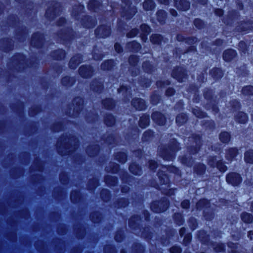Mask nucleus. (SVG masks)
<instances>
[{"label": "nucleus", "instance_id": "nucleus-14", "mask_svg": "<svg viewBox=\"0 0 253 253\" xmlns=\"http://www.w3.org/2000/svg\"><path fill=\"white\" fill-rule=\"evenodd\" d=\"M238 153V150L236 148H230L226 152V158L228 160L231 161Z\"/></svg>", "mask_w": 253, "mask_h": 253}, {"label": "nucleus", "instance_id": "nucleus-43", "mask_svg": "<svg viewBox=\"0 0 253 253\" xmlns=\"http://www.w3.org/2000/svg\"><path fill=\"white\" fill-rule=\"evenodd\" d=\"M213 249L216 252H221L224 251V246L221 244H217L213 245Z\"/></svg>", "mask_w": 253, "mask_h": 253}, {"label": "nucleus", "instance_id": "nucleus-55", "mask_svg": "<svg viewBox=\"0 0 253 253\" xmlns=\"http://www.w3.org/2000/svg\"><path fill=\"white\" fill-rule=\"evenodd\" d=\"M62 144V142L61 139L58 140V141L57 142V144L58 151L59 154L63 155H64L65 154L63 153V152L61 150V147Z\"/></svg>", "mask_w": 253, "mask_h": 253}, {"label": "nucleus", "instance_id": "nucleus-64", "mask_svg": "<svg viewBox=\"0 0 253 253\" xmlns=\"http://www.w3.org/2000/svg\"><path fill=\"white\" fill-rule=\"evenodd\" d=\"M215 13L216 15L220 16L223 15V11L221 9H216L215 10Z\"/></svg>", "mask_w": 253, "mask_h": 253}, {"label": "nucleus", "instance_id": "nucleus-12", "mask_svg": "<svg viewBox=\"0 0 253 253\" xmlns=\"http://www.w3.org/2000/svg\"><path fill=\"white\" fill-rule=\"evenodd\" d=\"M173 144L171 146H170V150L171 151V154L169 156H167L165 154H162V156L163 158L166 160H170L173 158V154L174 152L179 150L178 144L175 140H173Z\"/></svg>", "mask_w": 253, "mask_h": 253}, {"label": "nucleus", "instance_id": "nucleus-33", "mask_svg": "<svg viewBox=\"0 0 253 253\" xmlns=\"http://www.w3.org/2000/svg\"><path fill=\"white\" fill-rule=\"evenodd\" d=\"M158 20L160 23L164 22L166 18V13L163 10H159L157 13Z\"/></svg>", "mask_w": 253, "mask_h": 253}, {"label": "nucleus", "instance_id": "nucleus-40", "mask_svg": "<svg viewBox=\"0 0 253 253\" xmlns=\"http://www.w3.org/2000/svg\"><path fill=\"white\" fill-rule=\"evenodd\" d=\"M101 198L105 201H107L109 200L110 195L109 192L107 190H103L101 192Z\"/></svg>", "mask_w": 253, "mask_h": 253}, {"label": "nucleus", "instance_id": "nucleus-25", "mask_svg": "<svg viewBox=\"0 0 253 253\" xmlns=\"http://www.w3.org/2000/svg\"><path fill=\"white\" fill-rule=\"evenodd\" d=\"M187 120V116L184 114L178 115L176 118V122L178 125H181L185 123Z\"/></svg>", "mask_w": 253, "mask_h": 253}, {"label": "nucleus", "instance_id": "nucleus-5", "mask_svg": "<svg viewBox=\"0 0 253 253\" xmlns=\"http://www.w3.org/2000/svg\"><path fill=\"white\" fill-rule=\"evenodd\" d=\"M172 76L179 82H183V79L186 78V74L181 68H178L177 69L173 70L172 73Z\"/></svg>", "mask_w": 253, "mask_h": 253}, {"label": "nucleus", "instance_id": "nucleus-58", "mask_svg": "<svg viewBox=\"0 0 253 253\" xmlns=\"http://www.w3.org/2000/svg\"><path fill=\"white\" fill-rule=\"evenodd\" d=\"M191 241V235L189 234L186 235L183 239V242L185 245L188 244Z\"/></svg>", "mask_w": 253, "mask_h": 253}, {"label": "nucleus", "instance_id": "nucleus-38", "mask_svg": "<svg viewBox=\"0 0 253 253\" xmlns=\"http://www.w3.org/2000/svg\"><path fill=\"white\" fill-rule=\"evenodd\" d=\"M192 112L198 118H203L205 116L204 113L199 108H193Z\"/></svg>", "mask_w": 253, "mask_h": 253}, {"label": "nucleus", "instance_id": "nucleus-36", "mask_svg": "<svg viewBox=\"0 0 253 253\" xmlns=\"http://www.w3.org/2000/svg\"><path fill=\"white\" fill-rule=\"evenodd\" d=\"M242 92L244 95H250L253 94V86L251 85L247 86L243 88Z\"/></svg>", "mask_w": 253, "mask_h": 253}, {"label": "nucleus", "instance_id": "nucleus-6", "mask_svg": "<svg viewBox=\"0 0 253 253\" xmlns=\"http://www.w3.org/2000/svg\"><path fill=\"white\" fill-rule=\"evenodd\" d=\"M43 42L42 36L39 33L34 34L32 38L31 44L37 47H40Z\"/></svg>", "mask_w": 253, "mask_h": 253}, {"label": "nucleus", "instance_id": "nucleus-4", "mask_svg": "<svg viewBox=\"0 0 253 253\" xmlns=\"http://www.w3.org/2000/svg\"><path fill=\"white\" fill-rule=\"evenodd\" d=\"M153 121L160 126L164 125L166 123V118L164 116L159 112H154L151 116Z\"/></svg>", "mask_w": 253, "mask_h": 253}, {"label": "nucleus", "instance_id": "nucleus-41", "mask_svg": "<svg viewBox=\"0 0 253 253\" xmlns=\"http://www.w3.org/2000/svg\"><path fill=\"white\" fill-rule=\"evenodd\" d=\"M60 38L61 40H63V41H65L66 40H70V39H71L70 32L68 31L65 32L64 33H62L60 35Z\"/></svg>", "mask_w": 253, "mask_h": 253}, {"label": "nucleus", "instance_id": "nucleus-37", "mask_svg": "<svg viewBox=\"0 0 253 253\" xmlns=\"http://www.w3.org/2000/svg\"><path fill=\"white\" fill-rule=\"evenodd\" d=\"M99 2L95 0H90L88 4V8L90 10H94L99 6Z\"/></svg>", "mask_w": 253, "mask_h": 253}, {"label": "nucleus", "instance_id": "nucleus-32", "mask_svg": "<svg viewBox=\"0 0 253 253\" xmlns=\"http://www.w3.org/2000/svg\"><path fill=\"white\" fill-rule=\"evenodd\" d=\"M53 56L57 60H60L65 56V52L62 49H59L53 53Z\"/></svg>", "mask_w": 253, "mask_h": 253}, {"label": "nucleus", "instance_id": "nucleus-13", "mask_svg": "<svg viewBox=\"0 0 253 253\" xmlns=\"http://www.w3.org/2000/svg\"><path fill=\"white\" fill-rule=\"evenodd\" d=\"M191 139L194 140V143H195V145L193 144L191 146V149L193 147H194V150L193 151L192 149L190 150V152L192 154H195L197 153L199 149L200 144H201V139L199 136L196 135L195 137L191 138Z\"/></svg>", "mask_w": 253, "mask_h": 253}, {"label": "nucleus", "instance_id": "nucleus-26", "mask_svg": "<svg viewBox=\"0 0 253 253\" xmlns=\"http://www.w3.org/2000/svg\"><path fill=\"white\" fill-rule=\"evenodd\" d=\"M119 165L117 164L111 163L109 167L106 168V170L109 172L115 173L118 170Z\"/></svg>", "mask_w": 253, "mask_h": 253}, {"label": "nucleus", "instance_id": "nucleus-47", "mask_svg": "<svg viewBox=\"0 0 253 253\" xmlns=\"http://www.w3.org/2000/svg\"><path fill=\"white\" fill-rule=\"evenodd\" d=\"M93 152L91 153V148L90 147L88 148L86 150V152H87V154L90 156H93L94 155V154H96L98 152V147L95 146L94 147V148L93 149Z\"/></svg>", "mask_w": 253, "mask_h": 253}, {"label": "nucleus", "instance_id": "nucleus-11", "mask_svg": "<svg viewBox=\"0 0 253 253\" xmlns=\"http://www.w3.org/2000/svg\"><path fill=\"white\" fill-rule=\"evenodd\" d=\"M236 55V53L234 50L228 49L224 52L223 58L225 61H230L232 60Z\"/></svg>", "mask_w": 253, "mask_h": 253}, {"label": "nucleus", "instance_id": "nucleus-16", "mask_svg": "<svg viewBox=\"0 0 253 253\" xmlns=\"http://www.w3.org/2000/svg\"><path fill=\"white\" fill-rule=\"evenodd\" d=\"M149 117L148 115L142 116L139 120V126L142 128H145L149 125Z\"/></svg>", "mask_w": 253, "mask_h": 253}, {"label": "nucleus", "instance_id": "nucleus-15", "mask_svg": "<svg viewBox=\"0 0 253 253\" xmlns=\"http://www.w3.org/2000/svg\"><path fill=\"white\" fill-rule=\"evenodd\" d=\"M143 7L145 10H152L155 7V4L152 0H145L143 3Z\"/></svg>", "mask_w": 253, "mask_h": 253}, {"label": "nucleus", "instance_id": "nucleus-21", "mask_svg": "<svg viewBox=\"0 0 253 253\" xmlns=\"http://www.w3.org/2000/svg\"><path fill=\"white\" fill-rule=\"evenodd\" d=\"M129 170L131 172L135 175H140L141 173V169L138 165L135 164H132L130 165Z\"/></svg>", "mask_w": 253, "mask_h": 253}, {"label": "nucleus", "instance_id": "nucleus-61", "mask_svg": "<svg viewBox=\"0 0 253 253\" xmlns=\"http://www.w3.org/2000/svg\"><path fill=\"white\" fill-rule=\"evenodd\" d=\"M114 47H115V50L118 53L121 52L122 51V48L121 46L120 45V44H119L117 43L115 44Z\"/></svg>", "mask_w": 253, "mask_h": 253}, {"label": "nucleus", "instance_id": "nucleus-1", "mask_svg": "<svg viewBox=\"0 0 253 253\" xmlns=\"http://www.w3.org/2000/svg\"><path fill=\"white\" fill-rule=\"evenodd\" d=\"M226 180L228 183L235 186L241 182L242 178L239 173L231 172L226 175Z\"/></svg>", "mask_w": 253, "mask_h": 253}, {"label": "nucleus", "instance_id": "nucleus-10", "mask_svg": "<svg viewBox=\"0 0 253 253\" xmlns=\"http://www.w3.org/2000/svg\"><path fill=\"white\" fill-rule=\"evenodd\" d=\"M81 61L82 57L80 55L78 54L74 56L70 61L69 64L70 68L71 69H75Z\"/></svg>", "mask_w": 253, "mask_h": 253}, {"label": "nucleus", "instance_id": "nucleus-42", "mask_svg": "<svg viewBox=\"0 0 253 253\" xmlns=\"http://www.w3.org/2000/svg\"><path fill=\"white\" fill-rule=\"evenodd\" d=\"M138 61V57L135 55H131L129 58V62L130 64L134 66Z\"/></svg>", "mask_w": 253, "mask_h": 253}, {"label": "nucleus", "instance_id": "nucleus-53", "mask_svg": "<svg viewBox=\"0 0 253 253\" xmlns=\"http://www.w3.org/2000/svg\"><path fill=\"white\" fill-rule=\"evenodd\" d=\"M149 167L151 169L154 170V169H156V168L157 167V163L152 160L150 161L149 162Z\"/></svg>", "mask_w": 253, "mask_h": 253}, {"label": "nucleus", "instance_id": "nucleus-29", "mask_svg": "<svg viewBox=\"0 0 253 253\" xmlns=\"http://www.w3.org/2000/svg\"><path fill=\"white\" fill-rule=\"evenodd\" d=\"M114 62L112 60H108L101 64V68L103 70H110L113 66Z\"/></svg>", "mask_w": 253, "mask_h": 253}, {"label": "nucleus", "instance_id": "nucleus-48", "mask_svg": "<svg viewBox=\"0 0 253 253\" xmlns=\"http://www.w3.org/2000/svg\"><path fill=\"white\" fill-rule=\"evenodd\" d=\"M138 30L136 29H132L129 33L127 34V37L132 38L138 34Z\"/></svg>", "mask_w": 253, "mask_h": 253}, {"label": "nucleus", "instance_id": "nucleus-51", "mask_svg": "<svg viewBox=\"0 0 253 253\" xmlns=\"http://www.w3.org/2000/svg\"><path fill=\"white\" fill-rule=\"evenodd\" d=\"M140 28L144 33L148 34L150 32V29L149 27L146 24L141 25Z\"/></svg>", "mask_w": 253, "mask_h": 253}, {"label": "nucleus", "instance_id": "nucleus-30", "mask_svg": "<svg viewBox=\"0 0 253 253\" xmlns=\"http://www.w3.org/2000/svg\"><path fill=\"white\" fill-rule=\"evenodd\" d=\"M105 181L108 185L114 186L117 183V178L111 176L107 175L105 177Z\"/></svg>", "mask_w": 253, "mask_h": 253}, {"label": "nucleus", "instance_id": "nucleus-28", "mask_svg": "<svg viewBox=\"0 0 253 253\" xmlns=\"http://www.w3.org/2000/svg\"><path fill=\"white\" fill-rule=\"evenodd\" d=\"M104 122L107 126H111L114 124L115 120L112 115L109 114L106 116Z\"/></svg>", "mask_w": 253, "mask_h": 253}, {"label": "nucleus", "instance_id": "nucleus-57", "mask_svg": "<svg viewBox=\"0 0 253 253\" xmlns=\"http://www.w3.org/2000/svg\"><path fill=\"white\" fill-rule=\"evenodd\" d=\"M123 238V235L121 233H117L115 236V239L117 242H121Z\"/></svg>", "mask_w": 253, "mask_h": 253}, {"label": "nucleus", "instance_id": "nucleus-23", "mask_svg": "<svg viewBox=\"0 0 253 253\" xmlns=\"http://www.w3.org/2000/svg\"><path fill=\"white\" fill-rule=\"evenodd\" d=\"M104 107L108 109H112L115 105L114 102L112 99L108 98L103 101L102 102Z\"/></svg>", "mask_w": 253, "mask_h": 253}, {"label": "nucleus", "instance_id": "nucleus-34", "mask_svg": "<svg viewBox=\"0 0 253 253\" xmlns=\"http://www.w3.org/2000/svg\"><path fill=\"white\" fill-rule=\"evenodd\" d=\"M116 159L122 163H124L126 161V155L124 153H118L116 155Z\"/></svg>", "mask_w": 253, "mask_h": 253}, {"label": "nucleus", "instance_id": "nucleus-52", "mask_svg": "<svg viewBox=\"0 0 253 253\" xmlns=\"http://www.w3.org/2000/svg\"><path fill=\"white\" fill-rule=\"evenodd\" d=\"M90 218L94 222H97L100 220V218L97 215V213L91 214L90 215Z\"/></svg>", "mask_w": 253, "mask_h": 253}, {"label": "nucleus", "instance_id": "nucleus-39", "mask_svg": "<svg viewBox=\"0 0 253 253\" xmlns=\"http://www.w3.org/2000/svg\"><path fill=\"white\" fill-rule=\"evenodd\" d=\"M205 169L206 167L203 164H199L195 168V170L196 171V172L200 174H202L205 171Z\"/></svg>", "mask_w": 253, "mask_h": 253}, {"label": "nucleus", "instance_id": "nucleus-19", "mask_svg": "<svg viewBox=\"0 0 253 253\" xmlns=\"http://www.w3.org/2000/svg\"><path fill=\"white\" fill-rule=\"evenodd\" d=\"M236 120L240 123H245L248 120L247 115L242 112H239L236 116Z\"/></svg>", "mask_w": 253, "mask_h": 253}, {"label": "nucleus", "instance_id": "nucleus-8", "mask_svg": "<svg viewBox=\"0 0 253 253\" xmlns=\"http://www.w3.org/2000/svg\"><path fill=\"white\" fill-rule=\"evenodd\" d=\"M92 69L90 66L81 67L79 69L80 75L83 78H88L92 76Z\"/></svg>", "mask_w": 253, "mask_h": 253}, {"label": "nucleus", "instance_id": "nucleus-44", "mask_svg": "<svg viewBox=\"0 0 253 253\" xmlns=\"http://www.w3.org/2000/svg\"><path fill=\"white\" fill-rule=\"evenodd\" d=\"M212 74L215 78H219L222 76L221 70L219 69H216L212 71Z\"/></svg>", "mask_w": 253, "mask_h": 253}, {"label": "nucleus", "instance_id": "nucleus-59", "mask_svg": "<svg viewBox=\"0 0 253 253\" xmlns=\"http://www.w3.org/2000/svg\"><path fill=\"white\" fill-rule=\"evenodd\" d=\"M128 89L124 86H122L120 88L118 89V92L119 93L122 92L123 94L125 93L127 94Z\"/></svg>", "mask_w": 253, "mask_h": 253}, {"label": "nucleus", "instance_id": "nucleus-7", "mask_svg": "<svg viewBox=\"0 0 253 253\" xmlns=\"http://www.w3.org/2000/svg\"><path fill=\"white\" fill-rule=\"evenodd\" d=\"M175 6L179 10L186 11L190 7V3L186 0H174Z\"/></svg>", "mask_w": 253, "mask_h": 253}, {"label": "nucleus", "instance_id": "nucleus-27", "mask_svg": "<svg viewBox=\"0 0 253 253\" xmlns=\"http://www.w3.org/2000/svg\"><path fill=\"white\" fill-rule=\"evenodd\" d=\"M219 139L223 143H228L230 139V135L227 132H223L220 134Z\"/></svg>", "mask_w": 253, "mask_h": 253}, {"label": "nucleus", "instance_id": "nucleus-63", "mask_svg": "<svg viewBox=\"0 0 253 253\" xmlns=\"http://www.w3.org/2000/svg\"><path fill=\"white\" fill-rule=\"evenodd\" d=\"M77 195V193L76 192H72L71 194V200L73 202H76V196Z\"/></svg>", "mask_w": 253, "mask_h": 253}, {"label": "nucleus", "instance_id": "nucleus-18", "mask_svg": "<svg viewBox=\"0 0 253 253\" xmlns=\"http://www.w3.org/2000/svg\"><path fill=\"white\" fill-rule=\"evenodd\" d=\"M241 217L243 222L246 223H250L253 221V216L250 213L243 212L241 215Z\"/></svg>", "mask_w": 253, "mask_h": 253}, {"label": "nucleus", "instance_id": "nucleus-50", "mask_svg": "<svg viewBox=\"0 0 253 253\" xmlns=\"http://www.w3.org/2000/svg\"><path fill=\"white\" fill-rule=\"evenodd\" d=\"M207 204L208 201L206 200H201L197 203V206L198 208L204 207Z\"/></svg>", "mask_w": 253, "mask_h": 253}, {"label": "nucleus", "instance_id": "nucleus-20", "mask_svg": "<svg viewBox=\"0 0 253 253\" xmlns=\"http://www.w3.org/2000/svg\"><path fill=\"white\" fill-rule=\"evenodd\" d=\"M244 160L247 163L253 164V150H250L245 153Z\"/></svg>", "mask_w": 253, "mask_h": 253}, {"label": "nucleus", "instance_id": "nucleus-49", "mask_svg": "<svg viewBox=\"0 0 253 253\" xmlns=\"http://www.w3.org/2000/svg\"><path fill=\"white\" fill-rule=\"evenodd\" d=\"M194 25L199 29L201 28L203 26V21L199 19H195L194 22Z\"/></svg>", "mask_w": 253, "mask_h": 253}, {"label": "nucleus", "instance_id": "nucleus-60", "mask_svg": "<svg viewBox=\"0 0 253 253\" xmlns=\"http://www.w3.org/2000/svg\"><path fill=\"white\" fill-rule=\"evenodd\" d=\"M159 99V97L157 95H153L151 96V101L153 104H156L157 101Z\"/></svg>", "mask_w": 253, "mask_h": 253}, {"label": "nucleus", "instance_id": "nucleus-9", "mask_svg": "<svg viewBox=\"0 0 253 253\" xmlns=\"http://www.w3.org/2000/svg\"><path fill=\"white\" fill-rule=\"evenodd\" d=\"M132 105L138 110H142L145 109L146 105L144 101L140 98L133 99L131 102Z\"/></svg>", "mask_w": 253, "mask_h": 253}, {"label": "nucleus", "instance_id": "nucleus-56", "mask_svg": "<svg viewBox=\"0 0 253 253\" xmlns=\"http://www.w3.org/2000/svg\"><path fill=\"white\" fill-rule=\"evenodd\" d=\"M181 207L183 209H187L189 207V202L188 200H184L181 202Z\"/></svg>", "mask_w": 253, "mask_h": 253}, {"label": "nucleus", "instance_id": "nucleus-24", "mask_svg": "<svg viewBox=\"0 0 253 253\" xmlns=\"http://www.w3.org/2000/svg\"><path fill=\"white\" fill-rule=\"evenodd\" d=\"M91 88L96 92H99L102 89V84L101 83L95 81L91 85Z\"/></svg>", "mask_w": 253, "mask_h": 253}, {"label": "nucleus", "instance_id": "nucleus-35", "mask_svg": "<svg viewBox=\"0 0 253 253\" xmlns=\"http://www.w3.org/2000/svg\"><path fill=\"white\" fill-rule=\"evenodd\" d=\"M162 37L160 35L154 34L151 37L150 40L153 43L159 44L161 42Z\"/></svg>", "mask_w": 253, "mask_h": 253}, {"label": "nucleus", "instance_id": "nucleus-2", "mask_svg": "<svg viewBox=\"0 0 253 253\" xmlns=\"http://www.w3.org/2000/svg\"><path fill=\"white\" fill-rule=\"evenodd\" d=\"M168 205L169 203L167 200L163 202H155L152 203L151 209L155 212H161L166 211Z\"/></svg>", "mask_w": 253, "mask_h": 253}, {"label": "nucleus", "instance_id": "nucleus-62", "mask_svg": "<svg viewBox=\"0 0 253 253\" xmlns=\"http://www.w3.org/2000/svg\"><path fill=\"white\" fill-rule=\"evenodd\" d=\"M174 92V91L173 89L171 88H169L166 90V94L168 96H170L173 94Z\"/></svg>", "mask_w": 253, "mask_h": 253}, {"label": "nucleus", "instance_id": "nucleus-17", "mask_svg": "<svg viewBox=\"0 0 253 253\" xmlns=\"http://www.w3.org/2000/svg\"><path fill=\"white\" fill-rule=\"evenodd\" d=\"M73 104L75 105L74 109L78 112L82 107L83 100L81 97H76L73 100Z\"/></svg>", "mask_w": 253, "mask_h": 253}, {"label": "nucleus", "instance_id": "nucleus-45", "mask_svg": "<svg viewBox=\"0 0 253 253\" xmlns=\"http://www.w3.org/2000/svg\"><path fill=\"white\" fill-rule=\"evenodd\" d=\"M216 167L221 171L224 172L227 169L226 167L222 162H218L216 163Z\"/></svg>", "mask_w": 253, "mask_h": 253}, {"label": "nucleus", "instance_id": "nucleus-31", "mask_svg": "<svg viewBox=\"0 0 253 253\" xmlns=\"http://www.w3.org/2000/svg\"><path fill=\"white\" fill-rule=\"evenodd\" d=\"M61 83L63 85L68 86L72 85L74 84V80L69 77H65L62 79Z\"/></svg>", "mask_w": 253, "mask_h": 253}, {"label": "nucleus", "instance_id": "nucleus-3", "mask_svg": "<svg viewBox=\"0 0 253 253\" xmlns=\"http://www.w3.org/2000/svg\"><path fill=\"white\" fill-rule=\"evenodd\" d=\"M111 32L110 27L107 26H101L95 31V34L99 38H105L108 37Z\"/></svg>", "mask_w": 253, "mask_h": 253}, {"label": "nucleus", "instance_id": "nucleus-46", "mask_svg": "<svg viewBox=\"0 0 253 253\" xmlns=\"http://www.w3.org/2000/svg\"><path fill=\"white\" fill-rule=\"evenodd\" d=\"M152 135L153 133L151 131H145L143 134V139L145 141H147Z\"/></svg>", "mask_w": 253, "mask_h": 253}, {"label": "nucleus", "instance_id": "nucleus-22", "mask_svg": "<svg viewBox=\"0 0 253 253\" xmlns=\"http://www.w3.org/2000/svg\"><path fill=\"white\" fill-rule=\"evenodd\" d=\"M128 48L130 49L132 51H137L140 48V45L139 43L133 41L127 44V45Z\"/></svg>", "mask_w": 253, "mask_h": 253}, {"label": "nucleus", "instance_id": "nucleus-54", "mask_svg": "<svg viewBox=\"0 0 253 253\" xmlns=\"http://www.w3.org/2000/svg\"><path fill=\"white\" fill-rule=\"evenodd\" d=\"M171 253H180L181 249L178 247H173L170 249Z\"/></svg>", "mask_w": 253, "mask_h": 253}]
</instances>
